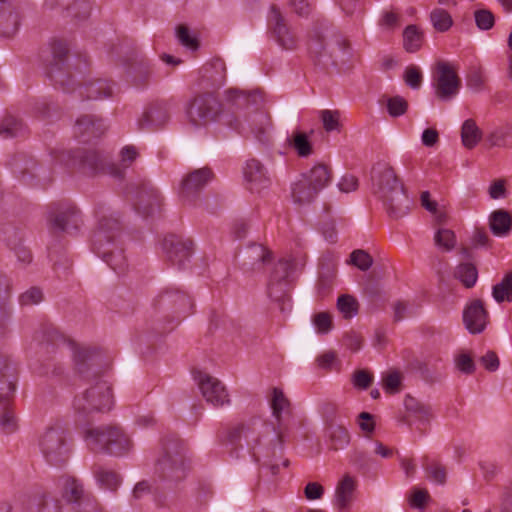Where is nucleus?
<instances>
[{"mask_svg": "<svg viewBox=\"0 0 512 512\" xmlns=\"http://www.w3.org/2000/svg\"><path fill=\"white\" fill-rule=\"evenodd\" d=\"M102 355L96 348L72 347V369L66 370L60 363L49 364L40 369L39 374L51 373L53 377L64 381H85L105 384L109 381L110 366L101 364Z\"/></svg>", "mask_w": 512, "mask_h": 512, "instance_id": "obj_1", "label": "nucleus"}, {"mask_svg": "<svg viewBox=\"0 0 512 512\" xmlns=\"http://www.w3.org/2000/svg\"><path fill=\"white\" fill-rule=\"evenodd\" d=\"M372 191L380 198L388 215L399 219L409 213L412 201L394 169L385 161H378L371 170Z\"/></svg>", "mask_w": 512, "mask_h": 512, "instance_id": "obj_2", "label": "nucleus"}, {"mask_svg": "<svg viewBox=\"0 0 512 512\" xmlns=\"http://www.w3.org/2000/svg\"><path fill=\"white\" fill-rule=\"evenodd\" d=\"M95 216L98 220V227L93 237L94 251L116 273L121 274L127 268V259L123 249L115 244L119 230L118 218L104 204L97 205Z\"/></svg>", "mask_w": 512, "mask_h": 512, "instance_id": "obj_3", "label": "nucleus"}, {"mask_svg": "<svg viewBox=\"0 0 512 512\" xmlns=\"http://www.w3.org/2000/svg\"><path fill=\"white\" fill-rule=\"evenodd\" d=\"M187 449L183 441L170 435L161 442L160 455L155 464V475L162 483V488L174 489L188 473Z\"/></svg>", "mask_w": 512, "mask_h": 512, "instance_id": "obj_4", "label": "nucleus"}, {"mask_svg": "<svg viewBox=\"0 0 512 512\" xmlns=\"http://www.w3.org/2000/svg\"><path fill=\"white\" fill-rule=\"evenodd\" d=\"M74 397L73 407L76 423L87 426L94 413L110 411L114 405V396L111 386H79Z\"/></svg>", "mask_w": 512, "mask_h": 512, "instance_id": "obj_5", "label": "nucleus"}, {"mask_svg": "<svg viewBox=\"0 0 512 512\" xmlns=\"http://www.w3.org/2000/svg\"><path fill=\"white\" fill-rule=\"evenodd\" d=\"M83 437L87 447L93 452L120 456L132 447L128 435L116 425L87 427L84 429Z\"/></svg>", "mask_w": 512, "mask_h": 512, "instance_id": "obj_6", "label": "nucleus"}, {"mask_svg": "<svg viewBox=\"0 0 512 512\" xmlns=\"http://www.w3.org/2000/svg\"><path fill=\"white\" fill-rule=\"evenodd\" d=\"M346 39L329 23L315 27L309 43L311 54L319 60H335L347 53Z\"/></svg>", "mask_w": 512, "mask_h": 512, "instance_id": "obj_7", "label": "nucleus"}, {"mask_svg": "<svg viewBox=\"0 0 512 512\" xmlns=\"http://www.w3.org/2000/svg\"><path fill=\"white\" fill-rule=\"evenodd\" d=\"M222 111L221 103L213 91L196 94L189 102L186 114L188 121L196 128H202L215 122Z\"/></svg>", "mask_w": 512, "mask_h": 512, "instance_id": "obj_8", "label": "nucleus"}, {"mask_svg": "<svg viewBox=\"0 0 512 512\" xmlns=\"http://www.w3.org/2000/svg\"><path fill=\"white\" fill-rule=\"evenodd\" d=\"M38 447L50 465H63L69 458L70 450L60 426L47 427L39 436Z\"/></svg>", "mask_w": 512, "mask_h": 512, "instance_id": "obj_9", "label": "nucleus"}, {"mask_svg": "<svg viewBox=\"0 0 512 512\" xmlns=\"http://www.w3.org/2000/svg\"><path fill=\"white\" fill-rule=\"evenodd\" d=\"M153 306L164 313L165 317L172 314L174 319L180 321L192 313L194 303L185 292L167 287L155 297Z\"/></svg>", "mask_w": 512, "mask_h": 512, "instance_id": "obj_10", "label": "nucleus"}, {"mask_svg": "<svg viewBox=\"0 0 512 512\" xmlns=\"http://www.w3.org/2000/svg\"><path fill=\"white\" fill-rule=\"evenodd\" d=\"M264 424L257 418L251 419L247 423H241L229 429L227 433V445L231 446V455L238 457V448H242L241 439L244 438L252 457L255 461H260L261 454L256 450L260 443L258 430Z\"/></svg>", "mask_w": 512, "mask_h": 512, "instance_id": "obj_11", "label": "nucleus"}, {"mask_svg": "<svg viewBox=\"0 0 512 512\" xmlns=\"http://www.w3.org/2000/svg\"><path fill=\"white\" fill-rule=\"evenodd\" d=\"M68 55L67 44L60 40H54L51 43V57L47 67V74L51 80L59 85L63 91L71 93L75 91L73 75L65 69V63Z\"/></svg>", "mask_w": 512, "mask_h": 512, "instance_id": "obj_12", "label": "nucleus"}, {"mask_svg": "<svg viewBox=\"0 0 512 512\" xmlns=\"http://www.w3.org/2000/svg\"><path fill=\"white\" fill-rule=\"evenodd\" d=\"M292 270V263L289 260H280L274 267L268 282L269 297L280 303L282 312L291 309L290 297L287 294L288 279Z\"/></svg>", "mask_w": 512, "mask_h": 512, "instance_id": "obj_13", "label": "nucleus"}, {"mask_svg": "<svg viewBox=\"0 0 512 512\" xmlns=\"http://www.w3.org/2000/svg\"><path fill=\"white\" fill-rule=\"evenodd\" d=\"M48 221L53 230L69 234L77 232L83 224L81 211L69 202L56 204L49 212Z\"/></svg>", "mask_w": 512, "mask_h": 512, "instance_id": "obj_14", "label": "nucleus"}, {"mask_svg": "<svg viewBox=\"0 0 512 512\" xmlns=\"http://www.w3.org/2000/svg\"><path fill=\"white\" fill-rule=\"evenodd\" d=\"M267 26L272 38L282 49L291 51L297 48L298 37L276 5L270 7Z\"/></svg>", "mask_w": 512, "mask_h": 512, "instance_id": "obj_15", "label": "nucleus"}, {"mask_svg": "<svg viewBox=\"0 0 512 512\" xmlns=\"http://www.w3.org/2000/svg\"><path fill=\"white\" fill-rule=\"evenodd\" d=\"M461 81L453 67L447 62H438L433 74L436 96L442 101L452 100L459 92Z\"/></svg>", "mask_w": 512, "mask_h": 512, "instance_id": "obj_16", "label": "nucleus"}, {"mask_svg": "<svg viewBox=\"0 0 512 512\" xmlns=\"http://www.w3.org/2000/svg\"><path fill=\"white\" fill-rule=\"evenodd\" d=\"M162 201L158 188L151 181L145 180L139 185L134 206L138 213L149 216L160 209Z\"/></svg>", "mask_w": 512, "mask_h": 512, "instance_id": "obj_17", "label": "nucleus"}, {"mask_svg": "<svg viewBox=\"0 0 512 512\" xmlns=\"http://www.w3.org/2000/svg\"><path fill=\"white\" fill-rule=\"evenodd\" d=\"M238 128L243 133H251L257 141L266 143L272 128L270 116L256 108L245 116L244 122Z\"/></svg>", "mask_w": 512, "mask_h": 512, "instance_id": "obj_18", "label": "nucleus"}, {"mask_svg": "<svg viewBox=\"0 0 512 512\" xmlns=\"http://www.w3.org/2000/svg\"><path fill=\"white\" fill-rule=\"evenodd\" d=\"M212 177L213 173L209 168H200L189 173L181 182L179 191L181 199L184 202L193 203Z\"/></svg>", "mask_w": 512, "mask_h": 512, "instance_id": "obj_19", "label": "nucleus"}, {"mask_svg": "<svg viewBox=\"0 0 512 512\" xmlns=\"http://www.w3.org/2000/svg\"><path fill=\"white\" fill-rule=\"evenodd\" d=\"M61 506L48 492H39L25 504L8 505L5 512H60Z\"/></svg>", "mask_w": 512, "mask_h": 512, "instance_id": "obj_20", "label": "nucleus"}, {"mask_svg": "<svg viewBox=\"0 0 512 512\" xmlns=\"http://www.w3.org/2000/svg\"><path fill=\"white\" fill-rule=\"evenodd\" d=\"M243 173L247 188L252 192H260L271 184L268 169L257 159L247 160Z\"/></svg>", "mask_w": 512, "mask_h": 512, "instance_id": "obj_21", "label": "nucleus"}, {"mask_svg": "<svg viewBox=\"0 0 512 512\" xmlns=\"http://www.w3.org/2000/svg\"><path fill=\"white\" fill-rule=\"evenodd\" d=\"M163 249L172 265L183 269L191 256L192 242L189 240L183 241L172 235L164 239Z\"/></svg>", "mask_w": 512, "mask_h": 512, "instance_id": "obj_22", "label": "nucleus"}, {"mask_svg": "<svg viewBox=\"0 0 512 512\" xmlns=\"http://www.w3.org/2000/svg\"><path fill=\"white\" fill-rule=\"evenodd\" d=\"M56 486L62 498L72 506L74 510L76 503L80 502L89 492L84 489L81 480L71 475H62L56 480Z\"/></svg>", "mask_w": 512, "mask_h": 512, "instance_id": "obj_23", "label": "nucleus"}, {"mask_svg": "<svg viewBox=\"0 0 512 512\" xmlns=\"http://www.w3.org/2000/svg\"><path fill=\"white\" fill-rule=\"evenodd\" d=\"M463 321L472 334L481 333L488 323V312L481 300H473L463 312Z\"/></svg>", "mask_w": 512, "mask_h": 512, "instance_id": "obj_24", "label": "nucleus"}, {"mask_svg": "<svg viewBox=\"0 0 512 512\" xmlns=\"http://www.w3.org/2000/svg\"><path fill=\"white\" fill-rule=\"evenodd\" d=\"M170 119L166 104L158 103L147 108L137 120L140 130H154L165 125Z\"/></svg>", "mask_w": 512, "mask_h": 512, "instance_id": "obj_25", "label": "nucleus"}, {"mask_svg": "<svg viewBox=\"0 0 512 512\" xmlns=\"http://www.w3.org/2000/svg\"><path fill=\"white\" fill-rule=\"evenodd\" d=\"M201 86L207 89H219L226 81L225 63L216 59L200 69Z\"/></svg>", "mask_w": 512, "mask_h": 512, "instance_id": "obj_26", "label": "nucleus"}, {"mask_svg": "<svg viewBox=\"0 0 512 512\" xmlns=\"http://www.w3.org/2000/svg\"><path fill=\"white\" fill-rule=\"evenodd\" d=\"M106 130L104 121L93 115H83L76 120L74 133L83 141L102 135Z\"/></svg>", "mask_w": 512, "mask_h": 512, "instance_id": "obj_27", "label": "nucleus"}, {"mask_svg": "<svg viewBox=\"0 0 512 512\" xmlns=\"http://www.w3.org/2000/svg\"><path fill=\"white\" fill-rule=\"evenodd\" d=\"M152 74L151 61L145 55H137L128 68V76L136 86L146 85Z\"/></svg>", "mask_w": 512, "mask_h": 512, "instance_id": "obj_28", "label": "nucleus"}, {"mask_svg": "<svg viewBox=\"0 0 512 512\" xmlns=\"http://www.w3.org/2000/svg\"><path fill=\"white\" fill-rule=\"evenodd\" d=\"M44 6L51 10L61 7L67 10L71 16L79 19L87 18L91 10L88 0H45Z\"/></svg>", "mask_w": 512, "mask_h": 512, "instance_id": "obj_29", "label": "nucleus"}, {"mask_svg": "<svg viewBox=\"0 0 512 512\" xmlns=\"http://www.w3.org/2000/svg\"><path fill=\"white\" fill-rule=\"evenodd\" d=\"M357 487V481L349 474L339 481L335 491V505L340 510H346L350 507L354 500V495Z\"/></svg>", "mask_w": 512, "mask_h": 512, "instance_id": "obj_30", "label": "nucleus"}, {"mask_svg": "<svg viewBox=\"0 0 512 512\" xmlns=\"http://www.w3.org/2000/svg\"><path fill=\"white\" fill-rule=\"evenodd\" d=\"M113 95V86L103 79L88 80L80 88V96L89 100L109 98Z\"/></svg>", "mask_w": 512, "mask_h": 512, "instance_id": "obj_31", "label": "nucleus"}, {"mask_svg": "<svg viewBox=\"0 0 512 512\" xmlns=\"http://www.w3.org/2000/svg\"><path fill=\"white\" fill-rule=\"evenodd\" d=\"M2 0V39L10 40L18 32L21 16L18 6L4 7Z\"/></svg>", "mask_w": 512, "mask_h": 512, "instance_id": "obj_32", "label": "nucleus"}, {"mask_svg": "<svg viewBox=\"0 0 512 512\" xmlns=\"http://www.w3.org/2000/svg\"><path fill=\"white\" fill-rule=\"evenodd\" d=\"M225 101L236 108L257 107L262 102L259 93H245L237 88H229L225 91Z\"/></svg>", "mask_w": 512, "mask_h": 512, "instance_id": "obj_33", "label": "nucleus"}, {"mask_svg": "<svg viewBox=\"0 0 512 512\" xmlns=\"http://www.w3.org/2000/svg\"><path fill=\"white\" fill-rule=\"evenodd\" d=\"M312 135L313 130L308 133L300 129H295L287 138V142L298 156L308 157L313 153V145L311 142Z\"/></svg>", "mask_w": 512, "mask_h": 512, "instance_id": "obj_34", "label": "nucleus"}, {"mask_svg": "<svg viewBox=\"0 0 512 512\" xmlns=\"http://www.w3.org/2000/svg\"><path fill=\"white\" fill-rule=\"evenodd\" d=\"M2 233L5 235L7 245L15 250V254L19 261L29 263L32 259L31 253L21 245V233L14 229L11 225L2 227Z\"/></svg>", "mask_w": 512, "mask_h": 512, "instance_id": "obj_35", "label": "nucleus"}, {"mask_svg": "<svg viewBox=\"0 0 512 512\" xmlns=\"http://www.w3.org/2000/svg\"><path fill=\"white\" fill-rule=\"evenodd\" d=\"M489 227L495 236L505 237L512 229V218L506 210H496L489 217Z\"/></svg>", "mask_w": 512, "mask_h": 512, "instance_id": "obj_36", "label": "nucleus"}, {"mask_svg": "<svg viewBox=\"0 0 512 512\" xmlns=\"http://www.w3.org/2000/svg\"><path fill=\"white\" fill-rule=\"evenodd\" d=\"M318 192L316 189L310 184L309 179L302 177L293 183L291 188V195L294 202L299 204H305L311 202Z\"/></svg>", "mask_w": 512, "mask_h": 512, "instance_id": "obj_37", "label": "nucleus"}, {"mask_svg": "<svg viewBox=\"0 0 512 512\" xmlns=\"http://www.w3.org/2000/svg\"><path fill=\"white\" fill-rule=\"evenodd\" d=\"M482 130L473 119H467L461 126V141L465 148L473 149L481 141Z\"/></svg>", "mask_w": 512, "mask_h": 512, "instance_id": "obj_38", "label": "nucleus"}, {"mask_svg": "<svg viewBox=\"0 0 512 512\" xmlns=\"http://www.w3.org/2000/svg\"><path fill=\"white\" fill-rule=\"evenodd\" d=\"M26 132L27 127L21 119L10 113H5L2 117V139L21 137Z\"/></svg>", "mask_w": 512, "mask_h": 512, "instance_id": "obj_39", "label": "nucleus"}, {"mask_svg": "<svg viewBox=\"0 0 512 512\" xmlns=\"http://www.w3.org/2000/svg\"><path fill=\"white\" fill-rule=\"evenodd\" d=\"M205 400L213 406L230 404V395L225 386H198Z\"/></svg>", "mask_w": 512, "mask_h": 512, "instance_id": "obj_40", "label": "nucleus"}, {"mask_svg": "<svg viewBox=\"0 0 512 512\" xmlns=\"http://www.w3.org/2000/svg\"><path fill=\"white\" fill-rule=\"evenodd\" d=\"M270 406L273 416L280 423L282 415L290 412V401L280 387L275 386L270 394Z\"/></svg>", "mask_w": 512, "mask_h": 512, "instance_id": "obj_41", "label": "nucleus"}, {"mask_svg": "<svg viewBox=\"0 0 512 512\" xmlns=\"http://www.w3.org/2000/svg\"><path fill=\"white\" fill-rule=\"evenodd\" d=\"M303 176L309 179L310 184L317 192L325 188L332 179L331 170L324 164H317Z\"/></svg>", "mask_w": 512, "mask_h": 512, "instance_id": "obj_42", "label": "nucleus"}, {"mask_svg": "<svg viewBox=\"0 0 512 512\" xmlns=\"http://www.w3.org/2000/svg\"><path fill=\"white\" fill-rule=\"evenodd\" d=\"M246 255L249 262H245L244 265L252 270L260 269L263 264L269 262L271 259V252L260 244L251 245L246 250Z\"/></svg>", "mask_w": 512, "mask_h": 512, "instance_id": "obj_43", "label": "nucleus"}, {"mask_svg": "<svg viewBox=\"0 0 512 512\" xmlns=\"http://www.w3.org/2000/svg\"><path fill=\"white\" fill-rule=\"evenodd\" d=\"M93 474L102 488L115 490L120 484V476L115 471L104 466L94 465Z\"/></svg>", "mask_w": 512, "mask_h": 512, "instance_id": "obj_44", "label": "nucleus"}, {"mask_svg": "<svg viewBox=\"0 0 512 512\" xmlns=\"http://www.w3.org/2000/svg\"><path fill=\"white\" fill-rule=\"evenodd\" d=\"M490 147L509 148L512 146V126L505 125L494 129L487 135Z\"/></svg>", "mask_w": 512, "mask_h": 512, "instance_id": "obj_45", "label": "nucleus"}, {"mask_svg": "<svg viewBox=\"0 0 512 512\" xmlns=\"http://www.w3.org/2000/svg\"><path fill=\"white\" fill-rule=\"evenodd\" d=\"M492 297L497 303L512 302V272L492 287Z\"/></svg>", "mask_w": 512, "mask_h": 512, "instance_id": "obj_46", "label": "nucleus"}, {"mask_svg": "<svg viewBox=\"0 0 512 512\" xmlns=\"http://www.w3.org/2000/svg\"><path fill=\"white\" fill-rule=\"evenodd\" d=\"M454 276L466 288H472L477 282L478 271L475 265L471 263H461L456 267Z\"/></svg>", "mask_w": 512, "mask_h": 512, "instance_id": "obj_47", "label": "nucleus"}, {"mask_svg": "<svg viewBox=\"0 0 512 512\" xmlns=\"http://www.w3.org/2000/svg\"><path fill=\"white\" fill-rule=\"evenodd\" d=\"M19 422L9 402L2 397V434L11 435L18 431Z\"/></svg>", "mask_w": 512, "mask_h": 512, "instance_id": "obj_48", "label": "nucleus"}, {"mask_svg": "<svg viewBox=\"0 0 512 512\" xmlns=\"http://www.w3.org/2000/svg\"><path fill=\"white\" fill-rule=\"evenodd\" d=\"M331 448L339 450L345 448L350 442V434L342 425H331L328 429Z\"/></svg>", "mask_w": 512, "mask_h": 512, "instance_id": "obj_49", "label": "nucleus"}, {"mask_svg": "<svg viewBox=\"0 0 512 512\" xmlns=\"http://www.w3.org/2000/svg\"><path fill=\"white\" fill-rule=\"evenodd\" d=\"M435 245L444 252L452 251L457 243L455 233L447 228H439L434 235Z\"/></svg>", "mask_w": 512, "mask_h": 512, "instance_id": "obj_50", "label": "nucleus"}, {"mask_svg": "<svg viewBox=\"0 0 512 512\" xmlns=\"http://www.w3.org/2000/svg\"><path fill=\"white\" fill-rule=\"evenodd\" d=\"M422 44V34L414 25H409L403 33V45L407 52L414 53L418 51Z\"/></svg>", "mask_w": 512, "mask_h": 512, "instance_id": "obj_51", "label": "nucleus"}, {"mask_svg": "<svg viewBox=\"0 0 512 512\" xmlns=\"http://www.w3.org/2000/svg\"><path fill=\"white\" fill-rule=\"evenodd\" d=\"M425 463H423V467L427 473V477L440 485H443L446 482L447 471L444 465L437 461L428 462V458L425 457Z\"/></svg>", "mask_w": 512, "mask_h": 512, "instance_id": "obj_52", "label": "nucleus"}, {"mask_svg": "<svg viewBox=\"0 0 512 512\" xmlns=\"http://www.w3.org/2000/svg\"><path fill=\"white\" fill-rule=\"evenodd\" d=\"M408 412L416 415L421 422H428L431 417L430 408L419 402L414 397L407 395L404 400Z\"/></svg>", "mask_w": 512, "mask_h": 512, "instance_id": "obj_53", "label": "nucleus"}, {"mask_svg": "<svg viewBox=\"0 0 512 512\" xmlns=\"http://www.w3.org/2000/svg\"><path fill=\"white\" fill-rule=\"evenodd\" d=\"M430 18L434 28L441 32L448 30L452 25L450 14L442 8L434 9L431 12Z\"/></svg>", "mask_w": 512, "mask_h": 512, "instance_id": "obj_54", "label": "nucleus"}, {"mask_svg": "<svg viewBox=\"0 0 512 512\" xmlns=\"http://www.w3.org/2000/svg\"><path fill=\"white\" fill-rule=\"evenodd\" d=\"M337 307L345 318H352L358 312V302L350 295H342L337 300Z\"/></svg>", "mask_w": 512, "mask_h": 512, "instance_id": "obj_55", "label": "nucleus"}, {"mask_svg": "<svg viewBox=\"0 0 512 512\" xmlns=\"http://www.w3.org/2000/svg\"><path fill=\"white\" fill-rule=\"evenodd\" d=\"M44 300L43 290L39 287H30L19 296L21 306L38 305Z\"/></svg>", "mask_w": 512, "mask_h": 512, "instance_id": "obj_56", "label": "nucleus"}, {"mask_svg": "<svg viewBox=\"0 0 512 512\" xmlns=\"http://www.w3.org/2000/svg\"><path fill=\"white\" fill-rule=\"evenodd\" d=\"M348 263L362 271H367L372 266L373 259L365 250L357 249L350 254Z\"/></svg>", "mask_w": 512, "mask_h": 512, "instance_id": "obj_57", "label": "nucleus"}, {"mask_svg": "<svg viewBox=\"0 0 512 512\" xmlns=\"http://www.w3.org/2000/svg\"><path fill=\"white\" fill-rule=\"evenodd\" d=\"M176 37L180 44L186 48L191 50H196L198 48V40L190 33L187 26L179 25L176 28Z\"/></svg>", "mask_w": 512, "mask_h": 512, "instance_id": "obj_58", "label": "nucleus"}, {"mask_svg": "<svg viewBox=\"0 0 512 512\" xmlns=\"http://www.w3.org/2000/svg\"><path fill=\"white\" fill-rule=\"evenodd\" d=\"M320 118L322 120L323 127L327 132L339 130L340 114L338 111L321 110Z\"/></svg>", "mask_w": 512, "mask_h": 512, "instance_id": "obj_59", "label": "nucleus"}, {"mask_svg": "<svg viewBox=\"0 0 512 512\" xmlns=\"http://www.w3.org/2000/svg\"><path fill=\"white\" fill-rule=\"evenodd\" d=\"M74 512H102V508L92 493H88L82 500L76 503Z\"/></svg>", "mask_w": 512, "mask_h": 512, "instance_id": "obj_60", "label": "nucleus"}, {"mask_svg": "<svg viewBox=\"0 0 512 512\" xmlns=\"http://www.w3.org/2000/svg\"><path fill=\"white\" fill-rule=\"evenodd\" d=\"M312 322L319 334H327L333 326L332 317L327 312H319L315 314Z\"/></svg>", "mask_w": 512, "mask_h": 512, "instance_id": "obj_61", "label": "nucleus"}, {"mask_svg": "<svg viewBox=\"0 0 512 512\" xmlns=\"http://www.w3.org/2000/svg\"><path fill=\"white\" fill-rule=\"evenodd\" d=\"M407 101L401 96H394L387 101V110L392 117L403 115L407 110Z\"/></svg>", "mask_w": 512, "mask_h": 512, "instance_id": "obj_62", "label": "nucleus"}, {"mask_svg": "<svg viewBox=\"0 0 512 512\" xmlns=\"http://www.w3.org/2000/svg\"><path fill=\"white\" fill-rule=\"evenodd\" d=\"M78 158L83 168H87L90 171H96L101 163L100 155L93 150L81 153Z\"/></svg>", "mask_w": 512, "mask_h": 512, "instance_id": "obj_63", "label": "nucleus"}, {"mask_svg": "<svg viewBox=\"0 0 512 512\" xmlns=\"http://www.w3.org/2000/svg\"><path fill=\"white\" fill-rule=\"evenodd\" d=\"M404 80L412 89H418L422 83V73L415 65H410L405 69Z\"/></svg>", "mask_w": 512, "mask_h": 512, "instance_id": "obj_64", "label": "nucleus"}]
</instances>
